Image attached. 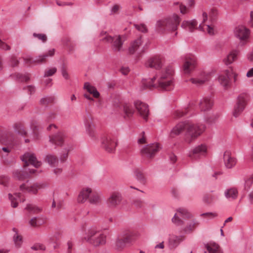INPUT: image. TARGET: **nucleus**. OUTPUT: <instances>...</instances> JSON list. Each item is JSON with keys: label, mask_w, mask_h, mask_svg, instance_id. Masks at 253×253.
<instances>
[{"label": "nucleus", "mask_w": 253, "mask_h": 253, "mask_svg": "<svg viewBox=\"0 0 253 253\" xmlns=\"http://www.w3.org/2000/svg\"><path fill=\"white\" fill-rule=\"evenodd\" d=\"M173 68L170 66H168L158 79L156 83H155L156 79V77L155 76L150 80H143L142 86L143 89L159 88L164 90H170L173 87Z\"/></svg>", "instance_id": "obj_1"}, {"label": "nucleus", "mask_w": 253, "mask_h": 253, "mask_svg": "<svg viewBox=\"0 0 253 253\" xmlns=\"http://www.w3.org/2000/svg\"><path fill=\"white\" fill-rule=\"evenodd\" d=\"M180 22V18L176 14H173L171 17L158 20L156 25L157 31L163 33L165 32L175 31Z\"/></svg>", "instance_id": "obj_2"}, {"label": "nucleus", "mask_w": 253, "mask_h": 253, "mask_svg": "<svg viewBox=\"0 0 253 253\" xmlns=\"http://www.w3.org/2000/svg\"><path fill=\"white\" fill-rule=\"evenodd\" d=\"M106 238V235L102 231L95 228H91L88 230L84 239L93 246L97 247L104 245Z\"/></svg>", "instance_id": "obj_3"}, {"label": "nucleus", "mask_w": 253, "mask_h": 253, "mask_svg": "<svg viewBox=\"0 0 253 253\" xmlns=\"http://www.w3.org/2000/svg\"><path fill=\"white\" fill-rule=\"evenodd\" d=\"M205 128L206 126L204 125L194 124L187 122L184 136L185 141L187 143H191L200 136Z\"/></svg>", "instance_id": "obj_4"}, {"label": "nucleus", "mask_w": 253, "mask_h": 253, "mask_svg": "<svg viewBox=\"0 0 253 253\" xmlns=\"http://www.w3.org/2000/svg\"><path fill=\"white\" fill-rule=\"evenodd\" d=\"M88 199L91 204L97 205L101 203L102 199L101 195L97 193H92L90 188H87L83 189L78 197V202L83 203Z\"/></svg>", "instance_id": "obj_5"}, {"label": "nucleus", "mask_w": 253, "mask_h": 253, "mask_svg": "<svg viewBox=\"0 0 253 253\" xmlns=\"http://www.w3.org/2000/svg\"><path fill=\"white\" fill-rule=\"evenodd\" d=\"M172 222L176 226H181L184 224H186V225L183 227V231L185 233H191L199 224L198 222L195 220H192L187 221L186 220H182L178 216L177 214H175L173 217L172 218Z\"/></svg>", "instance_id": "obj_6"}, {"label": "nucleus", "mask_w": 253, "mask_h": 253, "mask_svg": "<svg viewBox=\"0 0 253 253\" xmlns=\"http://www.w3.org/2000/svg\"><path fill=\"white\" fill-rule=\"evenodd\" d=\"M135 234L130 231H126L119 236L116 241V248L118 251L123 249L127 243H130L134 239Z\"/></svg>", "instance_id": "obj_7"}, {"label": "nucleus", "mask_w": 253, "mask_h": 253, "mask_svg": "<svg viewBox=\"0 0 253 253\" xmlns=\"http://www.w3.org/2000/svg\"><path fill=\"white\" fill-rule=\"evenodd\" d=\"M117 145L116 140L111 135L103 137L101 140L102 147L108 153H113Z\"/></svg>", "instance_id": "obj_8"}, {"label": "nucleus", "mask_w": 253, "mask_h": 253, "mask_svg": "<svg viewBox=\"0 0 253 253\" xmlns=\"http://www.w3.org/2000/svg\"><path fill=\"white\" fill-rule=\"evenodd\" d=\"M102 41L107 42H112L113 43L112 48L114 51H120L122 50L123 42L121 36L112 37L107 35L102 39Z\"/></svg>", "instance_id": "obj_9"}, {"label": "nucleus", "mask_w": 253, "mask_h": 253, "mask_svg": "<svg viewBox=\"0 0 253 253\" xmlns=\"http://www.w3.org/2000/svg\"><path fill=\"white\" fill-rule=\"evenodd\" d=\"M247 95L240 94L238 97V100L233 112V115L235 117H238L245 109L246 104Z\"/></svg>", "instance_id": "obj_10"}, {"label": "nucleus", "mask_w": 253, "mask_h": 253, "mask_svg": "<svg viewBox=\"0 0 253 253\" xmlns=\"http://www.w3.org/2000/svg\"><path fill=\"white\" fill-rule=\"evenodd\" d=\"M21 159L25 163L24 167H27L30 164L35 168H38L42 165V162L37 160L36 156L34 154L30 153H25L21 157Z\"/></svg>", "instance_id": "obj_11"}, {"label": "nucleus", "mask_w": 253, "mask_h": 253, "mask_svg": "<svg viewBox=\"0 0 253 253\" xmlns=\"http://www.w3.org/2000/svg\"><path fill=\"white\" fill-rule=\"evenodd\" d=\"M159 150V144L158 143H153L144 146L141 149V153L142 155H145L147 158H152Z\"/></svg>", "instance_id": "obj_12"}, {"label": "nucleus", "mask_w": 253, "mask_h": 253, "mask_svg": "<svg viewBox=\"0 0 253 253\" xmlns=\"http://www.w3.org/2000/svg\"><path fill=\"white\" fill-rule=\"evenodd\" d=\"M207 150V147L205 145L201 144L190 151L188 153V157L192 160L198 159L202 156H205Z\"/></svg>", "instance_id": "obj_13"}, {"label": "nucleus", "mask_w": 253, "mask_h": 253, "mask_svg": "<svg viewBox=\"0 0 253 253\" xmlns=\"http://www.w3.org/2000/svg\"><path fill=\"white\" fill-rule=\"evenodd\" d=\"M134 106L140 116L146 121L149 113L148 106L140 101L134 102Z\"/></svg>", "instance_id": "obj_14"}, {"label": "nucleus", "mask_w": 253, "mask_h": 253, "mask_svg": "<svg viewBox=\"0 0 253 253\" xmlns=\"http://www.w3.org/2000/svg\"><path fill=\"white\" fill-rule=\"evenodd\" d=\"M163 64L162 59L159 56H155L149 58L145 63L147 67L154 68L156 70L161 69Z\"/></svg>", "instance_id": "obj_15"}, {"label": "nucleus", "mask_w": 253, "mask_h": 253, "mask_svg": "<svg viewBox=\"0 0 253 253\" xmlns=\"http://www.w3.org/2000/svg\"><path fill=\"white\" fill-rule=\"evenodd\" d=\"M223 159L225 166L227 169L232 168L237 163L236 159L232 156L231 153L229 151H226L224 152Z\"/></svg>", "instance_id": "obj_16"}, {"label": "nucleus", "mask_w": 253, "mask_h": 253, "mask_svg": "<svg viewBox=\"0 0 253 253\" xmlns=\"http://www.w3.org/2000/svg\"><path fill=\"white\" fill-rule=\"evenodd\" d=\"M54 49H50L47 53L35 57L34 59H30L29 62L35 64L44 63L46 61V58L49 56H52L54 54Z\"/></svg>", "instance_id": "obj_17"}, {"label": "nucleus", "mask_w": 253, "mask_h": 253, "mask_svg": "<svg viewBox=\"0 0 253 253\" xmlns=\"http://www.w3.org/2000/svg\"><path fill=\"white\" fill-rule=\"evenodd\" d=\"M122 200L121 194L115 192L112 193L108 198L107 204L110 208H115L121 203Z\"/></svg>", "instance_id": "obj_18"}, {"label": "nucleus", "mask_w": 253, "mask_h": 253, "mask_svg": "<svg viewBox=\"0 0 253 253\" xmlns=\"http://www.w3.org/2000/svg\"><path fill=\"white\" fill-rule=\"evenodd\" d=\"M196 61L194 57L186 58L183 64V71L185 74H189L195 68Z\"/></svg>", "instance_id": "obj_19"}, {"label": "nucleus", "mask_w": 253, "mask_h": 253, "mask_svg": "<svg viewBox=\"0 0 253 253\" xmlns=\"http://www.w3.org/2000/svg\"><path fill=\"white\" fill-rule=\"evenodd\" d=\"M212 99L209 97H205L201 100L199 107L201 111L205 112L210 110L213 106Z\"/></svg>", "instance_id": "obj_20"}, {"label": "nucleus", "mask_w": 253, "mask_h": 253, "mask_svg": "<svg viewBox=\"0 0 253 253\" xmlns=\"http://www.w3.org/2000/svg\"><path fill=\"white\" fill-rule=\"evenodd\" d=\"M29 171H21L16 170L13 172V177L15 179L19 180H24V179L29 177V173L33 174L36 171V169H28Z\"/></svg>", "instance_id": "obj_21"}, {"label": "nucleus", "mask_w": 253, "mask_h": 253, "mask_svg": "<svg viewBox=\"0 0 253 253\" xmlns=\"http://www.w3.org/2000/svg\"><path fill=\"white\" fill-rule=\"evenodd\" d=\"M249 30L244 26L237 27L235 30V35L241 40L247 39L249 36Z\"/></svg>", "instance_id": "obj_22"}, {"label": "nucleus", "mask_w": 253, "mask_h": 253, "mask_svg": "<svg viewBox=\"0 0 253 253\" xmlns=\"http://www.w3.org/2000/svg\"><path fill=\"white\" fill-rule=\"evenodd\" d=\"M29 180H28L26 183L22 184L20 186V189L22 191L26 190L29 193L33 194H36L38 190L40 188V185L37 183H34L32 185H29Z\"/></svg>", "instance_id": "obj_23"}, {"label": "nucleus", "mask_w": 253, "mask_h": 253, "mask_svg": "<svg viewBox=\"0 0 253 253\" xmlns=\"http://www.w3.org/2000/svg\"><path fill=\"white\" fill-rule=\"evenodd\" d=\"M65 137V134L61 132H59L54 135L50 137V142L56 145L61 146L63 143Z\"/></svg>", "instance_id": "obj_24"}, {"label": "nucleus", "mask_w": 253, "mask_h": 253, "mask_svg": "<svg viewBox=\"0 0 253 253\" xmlns=\"http://www.w3.org/2000/svg\"><path fill=\"white\" fill-rule=\"evenodd\" d=\"M184 237L183 236H172L169 241V246L170 249H174L179 244V243L184 240Z\"/></svg>", "instance_id": "obj_25"}, {"label": "nucleus", "mask_w": 253, "mask_h": 253, "mask_svg": "<svg viewBox=\"0 0 253 253\" xmlns=\"http://www.w3.org/2000/svg\"><path fill=\"white\" fill-rule=\"evenodd\" d=\"M239 53V51L238 50L234 49L232 50L227 56L226 58L224 59L225 64L228 65L236 60Z\"/></svg>", "instance_id": "obj_26"}, {"label": "nucleus", "mask_w": 253, "mask_h": 253, "mask_svg": "<svg viewBox=\"0 0 253 253\" xmlns=\"http://www.w3.org/2000/svg\"><path fill=\"white\" fill-rule=\"evenodd\" d=\"M187 122H180L177 124L171 130V134H179L183 130H186Z\"/></svg>", "instance_id": "obj_27"}, {"label": "nucleus", "mask_w": 253, "mask_h": 253, "mask_svg": "<svg viewBox=\"0 0 253 253\" xmlns=\"http://www.w3.org/2000/svg\"><path fill=\"white\" fill-rule=\"evenodd\" d=\"M141 38H138L137 40L133 41L131 44L130 47L128 48V53L130 54H133L135 51H137L140 46L142 45Z\"/></svg>", "instance_id": "obj_28"}, {"label": "nucleus", "mask_w": 253, "mask_h": 253, "mask_svg": "<svg viewBox=\"0 0 253 253\" xmlns=\"http://www.w3.org/2000/svg\"><path fill=\"white\" fill-rule=\"evenodd\" d=\"M44 161L51 167H55L58 163V158L53 154H48L44 158Z\"/></svg>", "instance_id": "obj_29"}, {"label": "nucleus", "mask_w": 253, "mask_h": 253, "mask_svg": "<svg viewBox=\"0 0 253 253\" xmlns=\"http://www.w3.org/2000/svg\"><path fill=\"white\" fill-rule=\"evenodd\" d=\"M134 174L136 179L141 184L145 185L147 182V179L142 171L139 169L134 170Z\"/></svg>", "instance_id": "obj_30"}, {"label": "nucleus", "mask_w": 253, "mask_h": 253, "mask_svg": "<svg viewBox=\"0 0 253 253\" xmlns=\"http://www.w3.org/2000/svg\"><path fill=\"white\" fill-rule=\"evenodd\" d=\"M197 22L194 19L191 21H184L182 23L181 27L185 29L188 28L189 31L192 32L197 26Z\"/></svg>", "instance_id": "obj_31"}, {"label": "nucleus", "mask_w": 253, "mask_h": 253, "mask_svg": "<svg viewBox=\"0 0 253 253\" xmlns=\"http://www.w3.org/2000/svg\"><path fill=\"white\" fill-rule=\"evenodd\" d=\"M238 191L235 188H231L226 190L224 192V195L227 199H231L234 200L237 198L238 196Z\"/></svg>", "instance_id": "obj_32"}, {"label": "nucleus", "mask_w": 253, "mask_h": 253, "mask_svg": "<svg viewBox=\"0 0 253 253\" xmlns=\"http://www.w3.org/2000/svg\"><path fill=\"white\" fill-rule=\"evenodd\" d=\"M84 88L86 89L88 92L92 94L95 98H98L99 96V93L97 90L96 88L91 85L89 83H85L84 84Z\"/></svg>", "instance_id": "obj_33"}, {"label": "nucleus", "mask_w": 253, "mask_h": 253, "mask_svg": "<svg viewBox=\"0 0 253 253\" xmlns=\"http://www.w3.org/2000/svg\"><path fill=\"white\" fill-rule=\"evenodd\" d=\"M206 247L209 253H222L219 250V245L215 243H211Z\"/></svg>", "instance_id": "obj_34"}, {"label": "nucleus", "mask_w": 253, "mask_h": 253, "mask_svg": "<svg viewBox=\"0 0 253 253\" xmlns=\"http://www.w3.org/2000/svg\"><path fill=\"white\" fill-rule=\"evenodd\" d=\"M219 82L220 84L224 87H227L229 85L230 79L228 73L224 75H221L219 77Z\"/></svg>", "instance_id": "obj_35"}, {"label": "nucleus", "mask_w": 253, "mask_h": 253, "mask_svg": "<svg viewBox=\"0 0 253 253\" xmlns=\"http://www.w3.org/2000/svg\"><path fill=\"white\" fill-rule=\"evenodd\" d=\"M177 212L179 215L184 219H189L192 217V215L186 209L184 208H179L177 210Z\"/></svg>", "instance_id": "obj_36"}, {"label": "nucleus", "mask_w": 253, "mask_h": 253, "mask_svg": "<svg viewBox=\"0 0 253 253\" xmlns=\"http://www.w3.org/2000/svg\"><path fill=\"white\" fill-rule=\"evenodd\" d=\"M14 128L15 132L22 135H26L27 132L25 130L23 126L21 124H16L14 125Z\"/></svg>", "instance_id": "obj_37"}, {"label": "nucleus", "mask_w": 253, "mask_h": 253, "mask_svg": "<svg viewBox=\"0 0 253 253\" xmlns=\"http://www.w3.org/2000/svg\"><path fill=\"white\" fill-rule=\"evenodd\" d=\"M215 196L211 193L205 194L203 198V202L208 205L211 204L215 200Z\"/></svg>", "instance_id": "obj_38"}, {"label": "nucleus", "mask_w": 253, "mask_h": 253, "mask_svg": "<svg viewBox=\"0 0 253 253\" xmlns=\"http://www.w3.org/2000/svg\"><path fill=\"white\" fill-rule=\"evenodd\" d=\"M85 126L86 131L90 137H94L95 136L94 126L89 121L85 122Z\"/></svg>", "instance_id": "obj_39"}, {"label": "nucleus", "mask_w": 253, "mask_h": 253, "mask_svg": "<svg viewBox=\"0 0 253 253\" xmlns=\"http://www.w3.org/2000/svg\"><path fill=\"white\" fill-rule=\"evenodd\" d=\"M13 230L15 232V234L13 236V240L17 248H19L22 242V236L19 235L17 233V229L15 228H13Z\"/></svg>", "instance_id": "obj_40"}, {"label": "nucleus", "mask_w": 253, "mask_h": 253, "mask_svg": "<svg viewBox=\"0 0 253 253\" xmlns=\"http://www.w3.org/2000/svg\"><path fill=\"white\" fill-rule=\"evenodd\" d=\"M124 112L126 116L127 117H130L134 113L133 109L128 104H126L124 105Z\"/></svg>", "instance_id": "obj_41"}, {"label": "nucleus", "mask_w": 253, "mask_h": 253, "mask_svg": "<svg viewBox=\"0 0 253 253\" xmlns=\"http://www.w3.org/2000/svg\"><path fill=\"white\" fill-rule=\"evenodd\" d=\"M208 80V79L207 77H204L202 79L199 78H191L190 79V81L192 82V83L196 84L197 86L202 85Z\"/></svg>", "instance_id": "obj_42"}, {"label": "nucleus", "mask_w": 253, "mask_h": 253, "mask_svg": "<svg viewBox=\"0 0 253 253\" xmlns=\"http://www.w3.org/2000/svg\"><path fill=\"white\" fill-rule=\"evenodd\" d=\"M26 209H27L30 212H32L34 213H37L40 212L42 211L41 208L32 204L28 205L26 208Z\"/></svg>", "instance_id": "obj_43"}, {"label": "nucleus", "mask_w": 253, "mask_h": 253, "mask_svg": "<svg viewBox=\"0 0 253 253\" xmlns=\"http://www.w3.org/2000/svg\"><path fill=\"white\" fill-rule=\"evenodd\" d=\"M54 98L53 97H44L41 99L40 103L42 105H46L53 101Z\"/></svg>", "instance_id": "obj_44"}, {"label": "nucleus", "mask_w": 253, "mask_h": 253, "mask_svg": "<svg viewBox=\"0 0 253 253\" xmlns=\"http://www.w3.org/2000/svg\"><path fill=\"white\" fill-rule=\"evenodd\" d=\"M57 72V68L56 67H52L51 68L47 69L44 73V77H47L53 76Z\"/></svg>", "instance_id": "obj_45"}, {"label": "nucleus", "mask_w": 253, "mask_h": 253, "mask_svg": "<svg viewBox=\"0 0 253 253\" xmlns=\"http://www.w3.org/2000/svg\"><path fill=\"white\" fill-rule=\"evenodd\" d=\"M16 78L18 79L20 82H27L30 80V77L28 74L24 75L18 74L16 75Z\"/></svg>", "instance_id": "obj_46"}, {"label": "nucleus", "mask_w": 253, "mask_h": 253, "mask_svg": "<svg viewBox=\"0 0 253 253\" xmlns=\"http://www.w3.org/2000/svg\"><path fill=\"white\" fill-rule=\"evenodd\" d=\"M144 202L140 199H135L133 200L132 205L136 208H141L143 207Z\"/></svg>", "instance_id": "obj_47"}, {"label": "nucleus", "mask_w": 253, "mask_h": 253, "mask_svg": "<svg viewBox=\"0 0 253 253\" xmlns=\"http://www.w3.org/2000/svg\"><path fill=\"white\" fill-rule=\"evenodd\" d=\"M33 36L35 38H38L39 40L42 41L43 42H44L47 40V37L45 34H37L34 33Z\"/></svg>", "instance_id": "obj_48"}, {"label": "nucleus", "mask_w": 253, "mask_h": 253, "mask_svg": "<svg viewBox=\"0 0 253 253\" xmlns=\"http://www.w3.org/2000/svg\"><path fill=\"white\" fill-rule=\"evenodd\" d=\"M135 27L138 31L143 32L146 33L147 32V28L146 25L144 24H140V25H134Z\"/></svg>", "instance_id": "obj_49"}, {"label": "nucleus", "mask_w": 253, "mask_h": 253, "mask_svg": "<svg viewBox=\"0 0 253 253\" xmlns=\"http://www.w3.org/2000/svg\"><path fill=\"white\" fill-rule=\"evenodd\" d=\"M29 223L32 226L34 227L38 226L42 224V223L40 222L37 217L32 218Z\"/></svg>", "instance_id": "obj_50"}, {"label": "nucleus", "mask_w": 253, "mask_h": 253, "mask_svg": "<svg viewBox=\"0 0 253 253\" xmlns=\"http://www.w3.org/2000/svg\"><path fill=\"white\" fill-rule=\"evenodd\" d=\"M31 249L33 250H44L45 247L42 244H35L31 247Z\"/></svg>", "instance_id": "obj_51"}, {"label": "nucleus", "mask_w": 253, "mask_h": 253, "mask_svg": "<svg viewBox=\"0 0 253 253\" xmlns=\"http://www.w3.org/2000/svg\"><path fill=\"white\" fill-rule=\"evenodd\" d=\"M187 113V112L181 111V110H176L175 111L174 113V116L175 118H180Z\"/></svg>", "instance_id": "obj_52"}, {"label": "nucleus", "mask_w": 253, "mask_h": 253, "mask_svg": "<svg viewBox=\"0 0 253 253\" xmlns=\"http://www.w3.org/2000/svg\"><path fill=\"white\" fill-rule=\"evenodd\" d=\"M8 197L11 201V206L14 208H16L18 206V203L14 201L15 198L13 197V196L11 194H8Z\"/></svg>", "instance_id": "obj_53"}, {"label": "nucleus", "mask_w": 253, "mask_h": 253, "mask_svg": "<svg viewBox=\"0 0 253 253\" xmlns=\"http://www.w3.org/2000/svg\"><path fill=\"white\" fill-rule=\"evenodd\" d=\"M24 90H28L30 94L34 93L35 92V87L33 85H28L23 88Z\"/></svg>", "instance_id": "obj_54"}, {"label": "nucleus", "mask_w": 253, "mask_h": 253, "mask_svg": "<svg viewBox=\"0 0 253 253\" xmlns=\"http://www.w3.org/2000/svg\"><path fill=\"white\" fill-rule=\"evenodd\" d=\"M61 73L63 77L66 80L69 79V75L66 71L65 67H63L61 69Z\"/></svg>", "instance_id": "obj_55"}, {"label": "nucleus", "mask_w": 253, "mask_h": 253, "mask_svg": "<svg viewBox=\"0 0 253 253\" xmlns=\"http://www.w3.org/2000/svg\"><path fill=\"white\" fill-rule=\"evenodd\" d=\"M8 180L9 178L7 176H3L1 177L0 178V184L6 186Z\"/></svg>", "instance_id": "obj_56"}, {"label": "nucleus", "mask_w": 253, "mask_h": 253, "mask_svg": "<svg viewBox=\"0 0 253 253\" xmlns=\"http://www.w3.org/2000/svg\"><path fill=\"white\" fill-rule=\"evenodd\" d=\"M0 48L5 50H9L10 49V46L3 42H2L0 44Z\"/></svg>", "instance_id": "obj_57"}, {"label": "nucleus", "mask_w": 253, "mask_h": 253, "mask_svg": "<svg viewBox=\"0 0 253 253\" xmlns=\"http://www.w3.org/2000/svg\"><path fill=\"white\" fill-rule=\"evenodd\" d=\"M219 117V115L218 114H215L213 115L212 119H209L207 120V122L211 123L214 122L215 120H216Z\"/></svg>", "instance_id": "obj_58"}, {"label": "nucleus", "mask_w": 253, "mask_h": 253, "mask_svg": "<svg viewBox=\"0 0 253 253\" xmlns=\"http://www.w3.org/2000/svg\"><path fill=\"white\" fill-rule=\"evenodd\" d=\"M121 71L123 74L126 75L129 72V69L127 67H123L121 69Z\"/></svg>", "instance_id": "obj_59"}, {"label": "nucleus", "mask_w": 253, "mask_h": 253, "mask_svg": "<svg viewBox=\"0 0 253 253\" xmlns=\"http://www.w3.org/2000/svg\"><path fill=\"white\" fill-rule=\"evenodd\" d=\"M217 14V11L215 9H212L210 13V16L211 18V20H213L214 18V17Z\"/></svg>", "instance_id": "obj_60"}, {"label": "nucleus", "mask_w": 253, "mask_h": 253, "mask_svg": "<svg viewBox=\"0 0 253 253\" xmlns=\"http://www.w3.org/2000/svg\"><path fill=\"white\" fill-rule=\"evenodd\" d=\"M19 63V61L16 58H12L11 60V64L12 67L16 66Z\"/></svg>", "instance_id": "obj_61"}, {"label": "nucleus", "mask_w": 253, "mask_h": 253, "mask_svg": "<svg viewBox=\"0 0 253 253\" xmlns=\"http://www.w3.org/2000/svg\"><path fill=\"white\" fill-rule=\"evenodd\" d=\"M119 8L120 7L118 5H114L111 9V13L114 14L117 13Z\"/></svg>", "instance_id": "obj_62"}, {"label": "nucleus", "mask_w": 253, "mask_h": 253, "mask_svg": "<svg viewBox=\"0 0 253 253\" xmlns=\"http://www.w3.org/2000/svg\"><path fill=\"white\" fill-rule=\"evenodd\" d=\"M180 12L182 14H185L187 12V9L186 7L183 5H181L180 6Z\"/></svg>", "instance_id": "obj_63"}, {"label": "nucleus", "mask_w": 253, "mask_h": 253, "mask_svg": "<svg viewBox=\"0 0 253 253\" xmlns=\"http://www.w3.org/2000/svg\"><path fill=\"white\" fill-rule=\"evenodd\" d=\"M249 201L250 204H253V191L249 195Z\"/></svg>", "instance_id": "obj_64"}]
</instances>
